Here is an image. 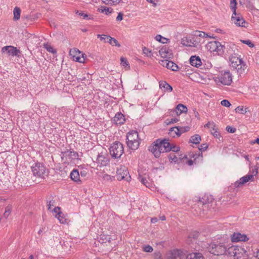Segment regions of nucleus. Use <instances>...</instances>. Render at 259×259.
I'll return each mask as SVG.
<instances>
[{"label": "nucleus", "instance_id": "f257e3e1", "mask_svg": "<svg viewBox=\"0 0 259 259\" xmlns=\"http://www.w3.org/2000/svg\"><path fill=\"white\" fill-rule=\"evenodd\" d=\"M149 150L156 158H159L161 153L167 152L170 149L167 143V139H157L149 147Z\"/></svg>", "mask_w": 259, "mask_h": 259}, {"label": "nucleus", "instance_id": "f03ea898", "mask_svg": "<svg viewBox=\"0 0 259 259\" xmlns=\"http://www.w3.org/2000/svg\"><path fill=\"white\" fill-rule=\"evenodd\" d=\"M227 254L233 259H249L247 251L240 246L232 245L228 247Z\"/></svg>", "mask_w": 259, "mask_h": 259}, {"label": "nucleus", "instance_id": "7ed1b4c3", "mask_svg": "<svg viewBox=\"0 0 259 259\" xmlns=\"http://www.w3.org/2000/svg\"><path fill=\"white\" fill-rule=\"evenodd\" d=\"M230 65L237 73L241 75L243 74L246 69V65L243 61L237 56H232L229 59Z\"/></svg>", "mask_w": 259, "mask_h": 259}, {"label": "nucleus", "instance_id": "20e7f679", "mask_svg": "<svg viewBox=\"0 0 259 259\" xmlns=\"http://www.w3.org/2000/svg\"><path fill=\"white\" fill-rule=\"evenodd\" d=\"M126 144L128 147L132 150H135L139 148L140 139L137 131H132L127 134Z\"/></svg>", "mask_w": 259, "mask_h": 259}, {"label": "nucleus", "instance_id": "39448f33", "mask_svg": "<svg viewBox=\"0 0 259 259\" xmlns=\"http://www.w3.org/2000/svg\"><path fill=\"white\" fill-rule=\"evenodd\" d=\"M208 251L215 255H220L226 253L227 254V247L224 243H211L208 244Z\"/></svg>", "mask_w": 259, "mask_h": 259}, {"label": "nucleus", "instance_id": "423d86ee", "mask_svg": "<svg viewBox=\"0 0 259 259\" xmlns=\"http://www.w3.org/2000/svg\"><path fill=\"white\" fill-rule=\"evenodd\" d=\"M33 176L40 178H45L48 175V171L45 165L40 162H36L31 166Z\"/></svg>", "mask_w": 259, "mask_h": 259}, {"label": "nucleus", "instance_id": "0eeeda50", "mask_svg": "<svg viewBox=\"0 0 259 259\" xmlns=\"http://www.w3.org/2000/svg\"><path fill=\"white\" fill-rule=\"evenodd\" d=\"M206 49L211 53L217 55H221L224 53V46L219 41H211L206 45Z\"/></svg>", "mask_w": 259, "mask_h": 259}, {"label": "nucleus", "instance_id": "6e6552de", "mask_svg": "<svg viewBox=\"0 0 259 259\" xmlns=\"http://www.w3.org/2000/svg\"><path fill=\"white\" fill-rule=\"evenodd\" d=\"M110 154L113 158H120L123 153V145L119 142H115L110 147Z\"/></svg>", "mask_w": 259, "mask_h": 259}, {"label": "nucleus", "instance_id": "1a4fd4ad", "mask_svg": "<svg viewBox=\"0 0 259 259\" xmlns=\"http://www.w3.org/2000/svg\"><path fill=\"white\" fill-rule=\"evenodd\" d=\"M116 178L119 181L124 180L126 182H130L131 180L127 168L122 165L116 170Z\"/></svg>", "mask_w": 259, "mask_h": 259}, {"label": "nucleus", "instance_id": "9d476101", "mask_svg": "<svg viewBox=\"0 0 259 259\" xmlns=\"http://www.w3.org/2000/svg\"><path fill=\"white\" fill-rule=\"evenodd\" d=\"M217 82H221L222 84L229 85L232 82V76L229 71H225L220 76L214 78Z\"/></svg>", "mask_w": 259, "mask_h": 259}, {"label": "nucleus", "instance_id": "9b49d317", "mask_svg": "<svg viewBox=\"0 0 259 259\" xmlns=\"http://www.w3.org/2000/svg\"><path fill=\"white\" fill-rule=\"evenodd\" d=\"M69 53L74 61L79 63H83L84 62V54L79 51V50L77 49H71L70 50Z\"/></svg>", "mask_w": 259, "mask_h": 259}, {"label": "nucleus", "instance_id": "f8f14e48", "mask_svg": "<svg viewBox=\"0 0 259 259\" xmlns=\"http://www.w3.org/2000/svg\"><path fill=\"white\" fill-rule=\"evenodd\" d=\"M254 178L252 175H246L239 179V180L236 181L234 184L235 188H239L242 187L244 184L248 182H253Z\"/></svg>", "mask_w": 259, "mask_h": 259}, {"label": "nucleus", "instance_id": "ddd939ff", "mask_svg": "<svg viewBox=\"0 0 259 259\" xmlns=\"http://www.w3.org/2000/svg\"><path fill=\"white\" fill-rule=\"evenodd\" d=\"M185 253L179 249L171 251L167 254V259H185Z\"/></svg>", "mask_w": 259, "mask_h": 259}, {"label": "nucleus", "instance_id": "4468645a", "mask_svg": "<svg viewBox=\"0 0 259 259\" xmlns=\"http://www.w3.org/2000/svg\"><path fill=\"white\" fill-rule=\"evenodd\" d=\"M6 51L10 56H12L13 57L16 56L18 58L20 57L19 54H20V51L16 47L12 46H8L3 47L2 49V52L4 53Z\"/></svg>", "mask_w": 259, "mask_h": 259}, {"label": "nucleus", "instance_id": "2eb2a0df", "mask_svg": "<svg viewBox=\"0 0 259 259\" xmlns=\"http://www.w3.org/2000/svg\"><path fill=\"white\" fill-rule=\"evenodd\" d=\"M232 21L238 26L245 27L246 22L239 14H237L236 9H235V14H234L233 11V15L231 18Z\"/></svg>", "mask_w": 259, "mask_h": 259}, {"label": "nucleus", "instance_id": "dca6fc26", "mask_svg": "<svg viewBox=\"0 0 259 259\" xmlns=\"http://www.w3.org/2000/svg\"><path fill=\"white\" fill-rule=\"evenodd\" d=\"M231 241L233 242H237L239 241H247L249 240V238L245 234H242L240 233H234L231 235Z\"/></svg>", "mask_w": 259, "mask_h": 259}, {"label": "nucleus", "instance_id": "f3484780", "mask_svg": "<svg viewBox=\"0 0 259 259\" xmlns=\"http://www.w3.org/2000/svg\"><path fill=\"white\" fill-rule=\"evenodd\" d=\"M159 53L161 57L164 59H170L172 57V51L167 47H163L159 51Z\"/></svg>", "mask_w": 259, "mask_h": 259}, {"label": "nucleus", "instance_id": "a211bd4d", "mask_svg": "<svg viewBox=\"0 0 259 259\" xmlns=\"http://www.w3.org/2000/svg\"><path fill=\"white\" fill-rule=\"evenodd\" d=\"M187 130H184V127H181V130L178 127H174L170 128L168 134L170 136L175 137L176 136L179 137L182 133L185 132Z\"/></svg>", "mask_w": 259, "mask_h": 259}, {"label": "nucleus", "instance_id": "6ab92c4d", "mask_svg": "<svg viewBox=\"0 0 259 259\" xmlns=\"http://www.w3.org/2000/svg\"><path fill=\"white\" fill-rule=\"evenodd\" d=\"M181 44L182 45L186 47H196L198 42L196 41H192V40L188 37H185L181 39Z\"/></svg>", "mask_w": 259, "mask_h": 259}, {"label": "nucleus", "instance_id": "aec40b11", "mask_svg": "<svg viewBox=\"0 0 259 259\" xmlns=\"http://www.w3.org/2000/svg\"><path fill=\"white\" fill-rule=\"evenodd\" d=\"M190 63L193 66L199 67L202 64L200 58L198 56H193L190 58Z\"/></svg>", "mask_w": 259, "mask_h": 259}, {"label": "nucleus", "instance_id": "412c9836", "mask_svg": "<svg viewBox=\"0 0 259 259\" xmlns=\"http://www.w3.org/2000/svg\"><path fill=\"white\" fill-rule=\"evenodd\" d=\"M55 213H56V217H57L60 222L62 224L66 223V219L65 218L61 219V216L63 215L62 212L61 211L60 208L59 207H55L52 209Z\"/></svg>", "mask_w": 259, "mask_h": 259}, {"label": "nucleus", "instance_id": "4be33fe9", "mask_svg": "<svg viewBox=\"0 0 259 259\" xmlns=\"http://www.w3.org/2000/svg\"><path fill=\"white\" fill-rule=\"evenodd\" d=\"M188 111L186 106L182 104H178L176 109L172 111V112H176L177 115H180L182 113H186Z\"/></svg>", "mask_w": 259, "mask_h": 259}, {"label": "nucleus", "instance_id": "5701e85b", "mask_svg": "<svg viewBox=\"0 0 259 259\" xmlns=\"http://www.w3.org/2000/svg\"><path fill=\"white\" fill-rule=\"evenodd\" d=\"M70 178L72 181L77 183V184L81 183L80 179L79 174L77 169H73L70 174Z\"/></svg>", "mask_w": 259, "mask_h": 259}, {"label": "nucleus", "instance_id": "b1692460", "mask_svg": "<svg viewBox=\"0 0 259 259\" xmlns=\"http://www.w3.org/2000/svg\"><path fill=\"white\" fill-rule=\"evenodd\" d=\"M159 88L164 90V91L171 92L172 88L165 81H160L159 82Z\"/></svg>", "mask_w": 259, "mask_h": 259}, {"label": "nucleus", "instance_id": "393cba45", "mask_svg": "<svg viewBox=\"0 0 259 259\" xmlns=\"http://www.w3.org/2000/svg\"><path fill=\"white\" fill-rule=\"evenodd\" d=\"M97 161L98 164H100V166H104L108 163L109 159L102 155H99L97 158Z\"/></svg>", "mask_w": 259, "mask_h": 259}, {"label": "nucleus", "instance_id": "a878e982", "mask_svg": "<svg viewBox=\"0 0 259 259\" xmlns=\"http://www.w3.org/2000/svg\"><path fill=\"white\" fill-rule=\"evenodd\" d=\"M235 111L236 113H238L242 114H245L247 112H249V109L248 107H244L243 106H239L235 109Z\"/></svg>", "mask_w": 259, "mask_h": 259}, {"label": "nucleus", "instance_id": "bb28decb", "mask_svg": "<svg viewBox=\"0 0 259 259\" xmlns=\"http://www.w3.org/2000/svg\"><path fill=\"white\" fill-rule=\"evenodd\" d=\"M114 120L117 124L123 123L124 121V116L121 113H117L115 115Z\"/></svg>", "mask_w": 259, "mask_h": 259}, {"label": "nucleus", "instance_id": "cd10ccee", "mask_svg": "<svg viewBox=\"0 0 259 259\" xmlns=\"http://www.w3.org/2000/svg\"><path fill=\"white\" fill-rule=\"evenodd\" d=\"M187 259H204V257L200 253H193L187 255Z\"/></svg>", "mask_w": 259, "mask_h": 259}, {"label": "nucleus", "instance_id": "c85d7f7f", "mask_svg": "<svg viewBox=\"0 0 259 259\" xmlns=\"http://www.w3.org/2000/svg\"><path fill=\"white\" fill-rule=\"evenodd\" d=\"M21 9L18 7H15L13 10L14 20L15 21L18 20L20 18Z\"/></svg>", "mask_w": 259, "mask_h": 259}, {"label": "nucleus", "instance_id": "c756f323", "mask_svg": "<svg viewBox=\"0 0 259 259\" xmlns=\"http://www.w3.org/2000/svg\"><path fill=\"white\" fill-rule=\"evenodd\" d=\"M102 2L106 5L116 6L119 4L121 0H101Z\"/></svg>", "mask_w": 259, "mask_h": 259}, {"label": "nucleus", "instance_id": "7c9ffc66", "mask_svg": "<svg viewBox=\"0 0 259 259\" xmlns=\"http://www.w3.org/2000/svg\"><path fill=\"white\" fill-rule=\"evenodd\" d=\"M99 12L104 13L106 15H108L112 13L113 9L107 7L106 6H102L98 9Z\"/></svg>", "mask_w": 259, "mask_h": 259}, {"label": "nucleus", "instance_id": "2f4dec72", "mask_svg": "<svg viewBox=\"0 0 259 259\" xmlns=\"http://www.w3.org/2000/svg\"><path fill=\"white\" fill-rule=\"evenodd\" d=\"M201 140V137L199 135H195L192 136L190 139V141L195 144H199Z\"/></svg>", "mask_w": 259, "mask_h": 259}, {"label": "nucleus", "instance_id": "473e14b6", "mask_svg": "<svg viewBox=\"0 0 259 259\" xmlns=\"http://www.w3.org/2000/svg\"><path fill=\"white\" fill-rule=\"evenodd\" d=\"M108 42L112 46H116L117 47H120V45L118 42L117 40H116L115 38L113 37H111L110 36H109Z\"/></svg>", "mask_w": 259, "mask_h": 259}, {"label": "nucleus", "instance_id": "72a5a7b5", "mask_svg": "<svg viewBox=\"0 0 259 259\" xmlns=\"http://www.w3.org/2000/svg\"><path fill=\"white\" fill-rule=\"evenodd\" d=\"M138 179L146 187H150V183L148 182L146 177L139 176Z\"/></svg>", "mask_w": 259, "mask_h": 259}, {"label": "nucleus", "instance_id": "f704fd0d", "mask_svg": "<svg viewBox=\"0 0 259 259\" xmlns=\"http://www.w3.org/2000/svg\"><path fill=\"white\" fill-rule=\"evenodd\" d=\"M167 68L170 69L172 71H176L178 70L179 67L176 64L174 63L172 61H169Z\"/></svg>", "mask_w": 259, "mask_h": 259}, {"label": "nucleus", "instance_id": "c9c22d12", "mask_svg": "<svg viewBox=\"0 0 259 259\" xmlns=\"http://www.w3.org/2000/svg\"><path fill=\"white\" fill-rule=\"evenodd\" d=\"M44 47L50 53L56 54L57 52L56 50L48 44H45Z\"/></svg>", "mask_w": 259, "mask_h": 259}, {"label": "nucleus", "instance_id": "e433bc0d", "mask_svg": "<svg viewBox=\"0 0 259 259\" xmlns=\"http://www.w3.org/2000/svg\"><path fill=\"white\" fill-rule=\"evenodd\" d=\"M103 180L105 182H112L114 180V177L108 174L103 176Z\"/></svg>", "mask_w": 259, "mask_h": 259}, {"label": "nucleus", "instance_id": "4c0bfd02", "mask_svg": "<svg viewBox=\"0 0 259 259\" xmlns=\"http://www.w3.org/2000/svg\"><path fill=\"white\" fill-rule=\"evenodd\" d=\"M12 210V206L11 205H8L6 207L5 211L4 213V216L5 218H7L10 214L11 213Z\"/></svg>", "mask_w": 259, "mask_h": 259}, {"label": "nucleus", "instance_id": "58836bf2", "mask_svg": "<svg viewBox=\"0 0 259 259\" xmlns=\"http://www.w3.org/2000/svg\"><path fill=\"white\" fill-rule=\"evenodd\" d=\"M237 2L236 0H231L230 4V7L232 11L234 12L235 14V9H236Z\"/></svg>", "mask_w": 259, "mask_h": 259}, {"label": "nucleus", "instance_id": "ea45409f", "mask_svg": "<svg viewBox=\"0 0 259 259\" xmlns=\"http://www.w3.org/2000/svg\"><path fill=\"white\" fill-rule=\"evenodd\" d=\"M168 159L171 162L176 163L178 161L179 158L175 155V154H170L168 156Z\"/></svg>", "mask_w": 259, "mask_h": 259}, {"label": "nucleus", "instance_id": "a19ab883", "mask_svg": "<svg viewBox=\"0 0 259 259\" xmlns=\"http://www.w3.org/2000/svg\"><path fill=\"white\" fill-rule=\"evenodd\" d=\"M167 144H168V147H169V149H169V150H168V152H169V151H171H171H172L173 152H178V151H180V148H179V147H177V146H172L170 144V143H169V142H168V139H167Z\"/></svg>", "mask_w": 259, "mask_h": 259}, {"label": "nucleus", "instance_id": "79ce46f5", "mask_svg": "<svg viewBox=\"0 0 259 259\" xmlns=\"http://www.w3.org/2000/svg\"><path fill=\"white\" fill-rule=\"evenodd\" d=\"M121 64L124 67H127L128 69L130 68V65L128 63L127 59L124 57H121L120 58Z\"/></svg>", "mask_w": 259, "mask_h": 259}, {"label": "nucleus", "instance_id": "37998d69", "mask_svg": "<svg viewBox=\"0 0 259 259\" xmlns=\"http://www.w3.org/2000/svg\"><path fill=\"white\" fill-rule=\"evenodd\" d=\"M215 125H213V127L211 130V134L217 138H219L220 137V133L217 131V128H215Z\"/></svg>", "mask_w": 259, "mask_h": 259}, {"label": "nucleus", "instance_id": "c03bdc74", "mask_svg": "<svg viewBox=\"0 0 259 259\" xmlns=\"http://www.w3.org/2000/svg\"><path fill=\"white\" fill-rule=\"evenodd\" d=\"M65 155L66 156H69L70 157L73 156L74 158H76L78 156L77 153H76L75 152H73V151L65 152L63 154V156H64Z\"/></svg>", "mask_w": 259, "mask_h": 259}, {"label": "nucleus", "instance_id": "a18cd8bd", "mask_svg": "<svg viewBox=\"0 0 259 259\" xmlns=\"http://www.w3.org/2000/svg\"><path fill=\"white\" fill-rule=\"evenodd\" d=\"M97 36L101 41H103L105 42H106L107 39H109L110 36L105 34H98Z\"/></svg>", "mask_w": 259, "mask_h": 259}, {"label": "nucleus", "instance_id": "49530a36", "mask_svg": "<svg viewBox=\"0 0 259 259\" xmlns=\"http://www.w3.org/2000/svg\"><path fill=\"white\" fill-rule=\"evenodd\" d=\"M168 59H164L163 60H161L159 61V63L163 67H165L167 68L169 61Z\"/></svg>", "mask_w": 259, "mask_h": 259}, {"label": "nucleus", "instance_id": "de8ad7c7", "mask_svg": "<svg viewBox=\"0 0 259 259\" xmlns=\"http://www.w3.org/2000/svg\"><path fill=\"white\" fill-rule=\"evenodd\" d=\"M143 250L146 252H152L153 250V248L149 245L143 246Z\"/></svg>", "mask_w": 259, "mask_h": 259}, {"label": "nucleus", "instance_id": "09e8293b", "mask_svg": "<svg viewBox=\"0 0 259 259\" xmlns=\"http://www.w3.org/2000/svg\"><path fill=\"white\" fill-rule=\"evenodd\" d=\"M259 166L257 165L254 166V168L252 170L251 174H250V175H252L253 177L254 178V176H256L258 174V170Z\"/></svg>", "mask_w": 259, "mask_h": 259}, {"label": "nucleus", "instance_id": "8fccbe9b", "mask_svg": "<svg viewBox=\"0 0 259 259\" xmlns=\"http://www.w3.org/2000/svg\"><path fill=\"white\" fill-rule=\"evenodd\" d=\"M241 41L243 44L248 45L250 48H253L254 46L253 44L249 39H247V40H241Z\"/></svg>", "mask_w": 259, "mask_h": 259}, {"label": "nucleus", "instance_id": "3c124183", "mask_svg": "<svg viewBox=\"0 0 259 259\" xmlns=\"http://www.w3.org/2000/svg\"><path fill=\"white\" fill-rule=\"evenodd\" d=\"M55 201L53 200H50L48 204V208L49 210H52L53 207L55 206Z\"/></svg>", "mask_w": 259, "mask_h": 259}, {"label": "nucleus", "instance_id": "603ef678", "mask_svg": "<svg viewBox=\"0 0 259 259\" xmlns=\"http://www.w3.org/2000/svg\"><path fill=\"white\" fill-rule=\"evenodd\" d=\"M221 104L222 106L229 107L231 106V104L227 100H223L221 101Z\"/></svg>", "mask_w": 259, "mask_h": 259}, {"label": "nucleus", "instance_id": "864d4df0", "mask_svg": "<svg viewBox=\"0 0 259 259\" xmlns=\"http://www.w3.org/2000/svg\"><path fill=\"white\" fill-rule=\"evenodd\" d=\"M143 53L146 55L147 56H151L152 55L151 54V51L148 48L144 47L143 49Z\"/></svg>", "mask_w": 259, "mask_h": 259}, {"label": "nucleus", "instance_id": "5fc2aeb1", "mask_svg": "<svg viewBox=\"0 0 259 259\" xmlns=\"http://www.w3.org/2000/svg\"><path fill=\"white\" fill-rule=\"evenodd\" d=\"M207 148H208V145L207 144H206V143L202 144L199 146V149L200 151H205L207 149Z\"/></svg>", "mask_w": 259, "mask_h": 259}, {"label": "nucleus", "instance_id": "6e6d98bb", "mask_svg": "<svg viewBox=\"0 0 259 259\" xmlns=\"http://www.w3.org/2000/svg\"><path fill=\"white\" fill-rule=\"evenodd\" d=\"M226 130L228 132H229L230 133H234L236 131V128L234 127L230 126H227L226 127Z\"/></svg>", "mask_w": 259, "mask_h": 259}, {"label": "nucleus", "instance_id": "4d7b16f0", "mask_svg": "<svg viewBox=\"0 0 259 259\" xmlns=\"http://www.w3.org/2000/svg\"><path fill=\"white\" fill-rule=\"evenodd\" d=\"M204 32L200 31H196L195 35L201 37H204Z\"/></svg>", "mask_w": 259, "mask_h": 259}, {"label": "nucleus", "instance_id": "13d9d810", "mask_svg": "<svg viewBox=\"0 0 259 259\" xmlns=\"http://www.w3.org/2000/svg\"><path fill=\"white\" fill-rule=\"evenodd\" d=\"M155 39H156V40H157L158 41L161 42H162V43H164V41H163L162 40V39H164V40H165V39H166V38H164V37H162V36L161 35H157L156 36V37H155Z\"/></svg>", "mask_w": 259, "mask_h": 259}, {"label": "nucleus", "instance_id": "bf43d9fd", "mask_svg": "<svg viewBox=\"0 0 259 259\" xmlns=\"http://www.w3.org/2000/svg\"><path fill=\"white\" fill-rule=\"evenodd\" d=\"M123 19V14L121 12L119 13L116 17L117 21H121Z\"/></svg>", "mask_w": 259, "mask_h": 259}, {"label": "nucleus", "instance_id": "052dcab7", "mask_svg": "<svg viewBox=\"0 0 259 259\" xmlns=\"http://www.w3.org/2000/svg\"><path fill=\"white\" fill-rule=\"evenodd\" d=\"M179 121V119L176 118H172L171 119L170 121H169L168 122V124H171V123H176L177 122H178Z\"/></svg>", "mask_w": 259, "mask_h": 259}, {"label": "nucleus", "instance_id": "680f3d73", "mask_svg": "<svg viewBox=\"0 0 259 259\" xmlns=\"http://www.w3.org/2000/svg\"><path fill=\"white\" fill-rule=\"evenodd\" d=\"M148 2L151 3L153 7H155L157 6V3L153 0H146Z\"/></svg>", "mask_w": 259, "mask_h": 259}, {"label": "nucleus", "instance_id": "e2e57ef3", "mask_svg": "<svg viewBox=\"0 0 259 259\" xmlns=\"http://www.w3.org/2000/svg\"><path fill=\"white\" fill-rule=\"evenodd\" d=\"M255 143H257L259 145V138H257L255 140L251 141L250 142L251 144H254Z\"/></svg>", "mask_w": 259, "mask_h": 259}, {"label": "nucleus", "instance_id": "0e129e2a", "mask_svg": "<svg viewBox=\"0 0 259 259\" xmlns=\"http://www.w3.org/2000/svg\"><path fill=\"white\" fill-rule=\"evenodd\" d=\"M79 15H80L81 16H82L83 19H85V18H88V15L87 14H83L82 13H80L79 14Z\"/></svg>", "mask_w": 259, "mask_h": 259}, {"label": "nucleus", "instance_id": "69168bd1", "mask_svg": "<svg viewBox=\"0 0 259 259\" xmlns=\"http://www.w3.org/2000/svg\"><path fill=\"white\" fill-rule=\"evenodd\" d=\"M158 219L156 218H153L151 219V222L152 223H155L157 222Z\"/></svg>", "mask_w": 259, "mask_h": 259}, {"label": "nucleus", "instance_id": "338daca9", "mask_svg": "<svg viewBox=\"0 0 259 259\" xmlns=\"http://www.w3.org/2000/svg\"><path fill=\"white\" fill-rule=\"evenodd\" d=\"M194 115H195V116L198 119H199L200 118V117H199V113L196 111H194Z\"/></svg>", "mask_w": 259, "mask_h": 259}, {"label": "nucleus", "instance_id": "774afa93", "mask_svg": "<svg viewBox=\"0 0 259 259\" xmlns=\"http://www.w3.org/2000/svg\"><path fill=\"white\" fill-rule=\"evenodd\" d=\"M193 163V161L192 160H189L188 161H187V164L189 165H192Z\"/></svg>", "mask_w": 259, "mask_h": 259}]
</instances>
